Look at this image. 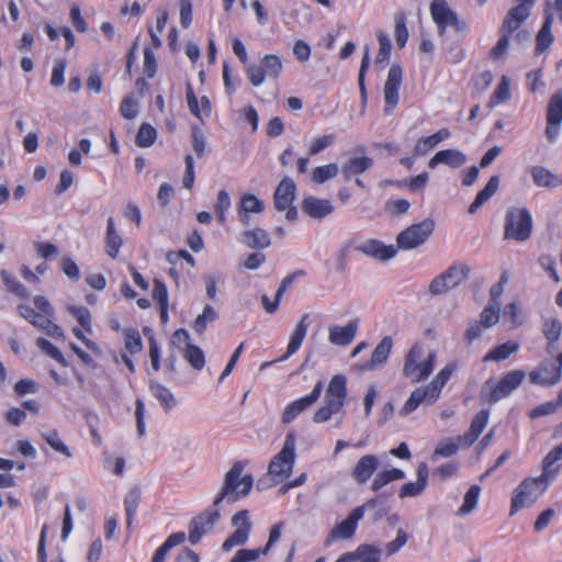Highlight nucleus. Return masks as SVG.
<instances>
[{
    "instance_id": "nucleus-43",
    "label": "nucleus",
    "mask_w": 562,
    "mask_h": 562,
    "mask_svg": "<svg viewBox=\"0 0 562 562\" xmlns=\"http://www.w3.org/2000/svg\"><path fill=\"white\" fill-rule=\"evenodd\" d=\"M183 357L195 370H202L205 364L204 352L195 345L188 344L183 349Z\"/></svg>"
},
{
    "instance_id": "nucleus-32",
    "label": "nucleus",
    "mask_w": 562,
    "mask_h": 562,
    "mask_svg": "<svg viewBox=\"0 0 562 562\" xmlns=\"http://www.w3.org/2000/svg\"><path fill=\"white\" fill-rule=\"evenodd\" d=\"M373 165V159L367 156L352 157L346 161L341 167V172L345 179H350L352 176L363 173Z\"/></svg>"
},
{
    "instance_id": "nucleus-28",
    "label": "nucleus",
    "mask_w": 562,
    "mask_h": 562,
    "mask_svg": "<svg viewBox=\"0 0 562 562\" xmlns=\"http://www.w3.org/2000/svg\"><path fill=\"white\" fill-rule=\"evenodd\" d=\"M436 401L430 400V392L425 387L415 389L411 396L407 398L403 407L400 409V415L406 416L418 408L423 403L434 404Z\"/></svg>"
},
{
    "instance_id": "nucleus-19",
    "label": "nucleus",
    "mask_w": 562,
    "mask_h": 562,
    "mask_svg": "<svg viewBox=\"0 0 562 562\" xmlns=\"http://www.w3.org/2000/svg\"><path fill=\"white\" fill-rule=\"evenodd\" d=\"M296 186L291 178H283L278 184L273 202L278 211H285L292 205L295 198Z\"/></svg>"
},
{
    "instance_id": "nucleus-12",
    "label": "nucleus",
    "mask_w": 562,
    "mask_h": 562,
    "mask_svg": "<svg viewBox=\"0 0 562 562\" xmlns=\"http://www.w3.org/2000/svg\"><path fill=\"white\" fill-rule=\"evenodd\" d=\"M232 524L236 529L223 542L222 549L224 551H231L234 547L246 543L251 529V522L247 510L237 512L232 518Z\"/></svg>"
},
{
    "instance_id": "nucleus-53",
    "label": "nucleus",
    "mask_w": 562,
    "mask_h": 562,
    "mask_svg": "<svg viewBox=\"0 0 562 562\" xmlns=\"http://www.w3.org/2000/svg\"><path fill=\"white\" fill-rule=\"evenodd\" d=\"M36 346L45 352L47 356H49L52 359L60 363L61 366H67L66 360L61 353V351L54 346L49 340L45 338H37Z\"/></svg>"
},
{
    "instance_id": "nucleus-31",
    "label": "nucleus",
    "mask_w": 562,
    "mask_h": 562,
    "mask_svg": "<svg viewBox=\"0 0 562 562\" xmlns=\"http://www.w3.org/2000/svg\"><path fill=\"white\" fill-rule=\"evenodd\" d=\"M499 187V177L493 176L490 178L488 182L475 196L474 201L469 206V213L474 214L477 210L486 203L498 190Z\"/></svg>"
},
{
    "instance_id": "nucleus-58",
    "label": "nucleus",
    "mask_w": 562,
    "mask_h": 562,
    "mask_svg": "<svg viewBox=\"0 0 562 562\" xmlns=\"http://www.w3.org/2000/svg\"><path fill=\"white\" fill-rule=\"evenodd\" d=\"M355 246V239H349L340 246L336 255V270L338 272H344L346 270L347 259L350 254V249Z\"/></svg>"
},
{
    "instance_id": "nucleus-39",
    "label": "nucleus",
    "mask_w": 562,
    "mask_h": 562,
    "mask_svg": "<svg viewBox=\"0 0 562 562\" xmlns=\"http://www.w3.org/2000/svg\"><path fill=\"white\" fill-rule=\"evenodd\" d=\"M562 122V90L553 93L549 100L547 109V123Z\"/></svg>"
},
{
    "instance_id": "nucleus-4",
    "label": "nucleus",
    "mask_w": 562,
    "mask_h": 562,
    "mask_svg": "<svg viewBox=\"0 0 562 562\" xmlns=\"http://www.w3.org/2000/svg\"><path fill=\"white\" fill-rule=\"evenodd\" d=\"M423 353V347L415 344L405 356L403 374L411 380L412 383L427 379L434 370L436 353L430 352L427 358L422 359Z\"/></svg>"
},
{
    "instance_id": "nucleus-1",
    "label": "nucleus",
    "mask_w": 562,
    "mask_h": 562,
    "mask_svg": "<svg viewBox=\"0 0 562 562\" xmlns=\"http://www.w3.org/2000/svg\"><path fill=\"white\" fill-rule=\"evenodd\" d=\"M294 432L286 434L282 449L269 462L268 477L258 480L257 487L259 490L280 484L291 475L296 458Z\"/></svg>"
},
{
    "instance_id": "nucleus-25",
    "label": "nucleus",
    "mask_w": 562,
    "mask_h": 562,
    "mask_svg": "<svg viewBox=\"0 0 562 562\" xmlns=\"http://www.w3.org/2000/svg\"><path fill=\"white\" fill-rule=\"evenodd\" d=\"M308 317H310V315L307 313L301 317L300 322L295 326V329L293 330V333L290 336V341H289L285 353L282 357H280L277 361L286 360L288 358H290L292 355H294L300 349V347L306 336V333H307Z\"/></svg>"
},
{
    "instance_id": "nucleus-20",
    "label": "nucleus",
    "mask_w": 562,
    "mask_h": 562,
    "mask_svg": "<svg viewBox=\"0 0 562 562\" xmlns=\"http://www.w3.org/2000/svg\"><path fill=\"white\" fill-rule=\"evenodd\" d=\"M379 468V458L374 454L361 457L351 471V476L358 484H364Z\"/></svg>"
},
{
    "instance_id": "nucleus-44",
    "label": "nucleus",
    "mask_w": 562,
    "mask_h": 562,
    "mask_svg": "<svg viewBox=\"0 0 562 562\" xmlns=\"http://www.w3.org/2000/svg\"><path fill=\"white\" fill-rule=\"evenodd\" d=\"M552 20H553L552 15L547 14L546 20L537 35V50L538 52H543L553 42V36L551 34Z\"/></svg>"
},
{
    "instance_id": "nucleus-6",
    "label": "nucleus",
    "mask_w": 562,
    "mask_h": 562,
    "mask_svg": "<svg viewBox=\"0 0 562 562\" xmlns=\"http://www.w3.org/2000/svg\"><path fill=\"white\" fill-rule=\"evenodd\" d=\"M525 372L522 370H513L505 374L497 383L488 380L481 390V396L494 404L502 398L507 397L522 382Z\"/></svg>"
},
{
    "instance_id": "nucleus-63",
    "label": "nucleus",
    "mask_w": 562,
    "mask_h": 562,
    "mask_svg": "<svg viewBox=\"0 0 562 562\" xmlns=\"http://www.w3.org/2000/svg\"><path fill=\"white\" fill-rule=\"evenodd\" d=\"M490 412L486 409L480 411L472 419L469 430L476 436H480L487 425Z\"/></svg>"
},
{
    "instance_id": "nucleus-8",
    "label": "nucleus",
    "mask_w": 562,
    "mask_h": 562,
    "mask_svg": "<svg viewBox=\"0 0 562 562\" xmlns=\"http://www.w3.org/2000/svg\"><path fill=\"white\" fill-rule=\"evenodd\" d=\"M470 267L465 263H453L441 274L432 279L429 284V292L432 295H440L464 282L470 274Z\"/></svg>"
},
{
    "instance_id": "nucleus-7",
    "label": "nucleus",
    "mask_w": 562,
    "mask_h": 562,
    "mask_svg": "<svg viewBox=\"0 0 562 562\" xmlns=\"http://www.w3.org/2000/svg\"><path fill=\"white\" fill-rule=\"evenodd\" d=\"M378 498H371L363 505L353 508L348 517L341 522L337 524L328 533L325 544L330 546L336 540H347L353 537L359 520L364 516L367 509L375 507Z\"/></svg>"
},
{
    "instance_id": "nucleus-46",
    "label": "nucleus",
    "mask_w": 562,
    "mask_h": 562,
    "mask_svg": "<svg viewBox=\"0 0 562 562\" xmlns=\"http://www.w3.org/2000/svg\"><path fill=\"white\" fill-rule=\"evenodd\" d=\"M341 406L338 405V403H335L333 401H327L325 400V404L319 407L314 416H313V422L314 423H325V422H328L333 415L337 414L338 412L341 411Z\"/></svg>"
},
{
    "instance_id": "nucleus-62",
    "label": "nucleus",
    "mask_w": 562,
    "mask_h": 562,
    "mask_svg": "<svg viewBox=\"0 0 562 562\" xmlns=\"http://www.w3.org/2000/svg\"><path fill=\"white\" fill-rule=\"evenodd\" d=\"M357 553L363 559L362 562H379L381 550L372 544H361L358 547Z\"/></svg>"
},
{
    "instance_id": "nucleus-40",
    "label": "nucleus",
    "mask_w": 562,
    "mask_h": 562,
    "mask_svg": "<svg viewBox=\"0 0 562 562\" xmlns=\"http://www.w3.org/2000/svg\"><path fill=\"white\" fill-rule=\"evenodd\" d=\"M140 501V491L137 487L132 488L125 496L124 508L126 514L127 527H131L136 515Z\"/></svg>"
},
{
    "instance_id": "nucleus-45",
    "label": "nucleus",
    "mask_w": 562,
    "mask_h": 562,
    "mask_svg": "<svg viewBox=\"0 0 562 562\" xmlns=\"http://www.w3.org/2000/svg\"><path fill=\"white\" fill-rule=\"evenodd\" d=\"M339 172V167L337 164H328L325 166L316 167L312 171L311 179L313 182L322 184L329 179L335 178Z\"/></svg>"
},
{
    "instance_id": "nucleus-16",
    "label": "nucleus",
    "mask_w": 562,
    "mask_h": 562,
    "mask_svg": "<svg viewBox=\"0 0 562 562\" xmlns=\"http://www.w3.org/2000/svg\"><path fill=\"white\" fill-rule=\"evenodd\" d=\"M518 4L510 9L503 21L502 31L514 33L519 29L521 23L530 15V7L536 0H517Z\"/></svg>"
},
{
    "instance_id": "nucleus-54",
    "label": "nucleus",
    "mask_w": 562,
    "mask_h": 562,
    "mask_svg": "<svg viewBox=\"0 0 562 562\" xmlns=\"http://www.w3.org/2000/svg\"><path fill=\"white\" fill-rule=\"evenodd\" d=\"M125 349L134 355L143 349V342L139 333L136 329H126L124 333Z\"/></svg>"
},
{
    "instance_id": "nucleus-34",
    "label": "nucleus",
    "mask_w": 562,
    "mask_h": 562,
    "mask_svg": "<svg viewBox=\"0 0 562 562\" xmlns=\"http://www.w3.org/2000/svg\"><path fill=\"white\" fill-rule=\"evenodd\" d=\"M149 389L166 412L171 411L176 406L177 401L168 387L159 382H150Z\"/></svg>"
},
{
    "instance_id": "nucleus-35",
    "label": "nucleus",
    "mask_w": 562,
    "mask_h": 562,
    "mask_svg": "<svg viewBox=\"0 0 562 562\" xmlns=\"http://www.w3.org/2000/svg\"><path fill=\"white\" fill-rule=\"evenodd\" d=\"M519 344L513 340L506 341L491 349L483 358L484 361H503L517 352Z\"/></svg>"
},
{
    "instance_id": "nucleus-64",
    "label": "nucleus",
    "mask_w": 562,
    "mask_h": 562,
    "mask_svg": "<svg viewBox=\"0 0 562 562\" xmlns=\"http://www.w3.org/2000/svg\"><path fill=\"white\" fill-rule=\"evenodd\" d=\"M260 554H262V550L260 549H240L235 553L231 562H252L256 561Z\"/></svg>"
},
{
    "instance_id": "nucleus-51",
    "label": "nucleus",
    "mask_w": 562,
    "mask_h": 562,
    "mask_svg": "<svg viewBox=\"0 0 562 562\" xmlns=\"http://www.w3.org/2000/svg\"><path fill=\"white\" fill-rule=\"evenodd\" d=\"M510 98L509 80L506 76H503L501 82L496 87L495 91L490 98L488 106L493 108L496 104L504 102Z\"/></svg>"
},
{
    "instance_id": "nucleus-5",
    "label": "nucleus",
    "mask_w": 562,
    "mask_h": 562,
    "mask_svg": "<svg viewBox=\"0 0 562 562\" xmlns=\"http://www.w3.org/2000/svg\"><path fill=\"white\" fill-rule=\"evenodd\" d=\"M532 233V217L526 207L512 206L506 211L504 238L526 241Z\"/></svg>"
},
{
    "instance_id": "nucleus-61",
    "label": "nucleus",
    "mask_w": 562,
    "mask_h": 562,
    "mask_svg": "<svg viewBox=\"0 0 562 562\" xmlns=\"http://www.w3.org/2000/svg\"><path fill=\"white\" fill-rule=\"evenodd\" d=\"M120 112L123 117L127 120H133L137 116L138 113L137 101L131 95L125 97L121 102Z\"/></svg>"
},
{
    "instance_id": "nucleus-3",
    "label": "nucleus",
    "mask_w": 562,
    "mask_h": 562,
    "mask_svg": "<svg viewBox=\"0 0 562 562\" xmlns=\"http://www.w3.org/2000/svg\"><path fill=\"white\" fill-rule=\"evenodd\" d=\"M244 464L235 462L229 471L225 474L224 485L214 499V506H218L225 498L229 503H235L239 497L248 495L250 492L254 479L247 474L241 477Z\"/></svg>"
},
{
    "instance_id": "nucleus-57",
    "label": "nucleus",
    "mask_w": 562,
    "mask_h": 562,
    "mask_svg": "<svg viewBox=\"0 0 562 562\" xmlns=\"http://www.w3.org/2000/svg\"><path fill=\"white\" fill-rule=\"evenodd\" d=\"M69 313L76 317L77 322L86 331H91V314L85 306H70L68 307Z\"/></svg>"
},
{
    "instance_id": "nucleus-27",
    "label": "nucleus",
    "mask_w": 562,
    "mask_h": 562,
    "mask_svg": "<svg viewBox=\"0 0 562 562\" xmlns=\"http://www.w3.org/2000/svg\"><path fill=\"white\" fill-rule=\"evenodd\" d=\"M239 240L247 247L252 249H263L270 246L271 240L267 231L256 227L254 229L245 231Z\"/></svg>"
},
{
    "instance_id": "nucleus-48",
    "label": "nucleus",
    "mask_w": 562,
    "mask_h": 562,
    "mask_svg": "<svg viewBox=\"0 0 562 562\" xmlns=\"http://www.w3.org/2000/svg\"><path fill=\"white\" fill-rule=\"evenodd\" d=\"M0 276L7 289L11 293L23 299H26L29 296V292L25 289V286L22 283H20L10 272H8L7 270H2Z\"/></svg>"
},
{
    "instance_id": "nucleus-55",
    "label": "nucleus",
    "mask_w": 562,
    "mask_h": 562,
    "mask_svg": "<svg viewBox=\"0 0 562 562\" xmlns=\"http://www.w3.org/2000/svg\"><path fill=\"white\" fill-rule=\"evenodd\" d=\"M559 429L557 430V435H559ZM562 435V432H561ZM558 461H562V442L550 450L547 456L542 460V465L546 468V471H555V474L559 471V467H554Z\"/></svg>"
},
{
    "instance_id": "nucleus-50",
    "label": "nucleus",
    "mask_w": 562,
    "mask_h": 562,
    "mask_svg": "<svg viewBox=\"0 0 562 562\" xmlns=\"http://www.w3.org/2000/svg\"><path fill=\"white\" fill-rule=\"evenodd\" d=\"M499 319V303L488 304L480 314V323L484 328H490L497 324Z\"/></svg>"
},
{
    "instance_id": "nucleus-60",
    "label": "nucleus",
    "mask_w": 562,
    "mask_h": 562,
    "mask_svg": "<svg viewBox=\"0 0 562 562\" xmlns=\"http://www.w3.org/2000/svg\"><path fill=\"white\" fill-rule=\"evenodd\" d=\"M335 140V135H323L319 137H316L312 140L310 148H308V155L314 156L329 147Z\"/></svg>"
},
{
    "instance_id": "nucleus-59",
    "label": "nucleus",
    "mask_w": 562,
    "mask_h": 562,
    "mask_svg": "<svg viewBox=\"0 0 562 562\" xmlns=\"http://www.w3.org/2000/svg\"><path fill=\"white\" fill-rule=\"evenodd\" d=\"M378 41H379V53L376 55V63H385L389 60L391 55V41L386 34L383 32H378Z\"/></svg>"
},
{
    "instance_id": "nucleus-49",
    "label": "nucleus",
    "mask_w": 562,
    "mask_h": 562,
    "mask_svg": "<svg viewBox=\"0 0 562 562\" xmlns=\"http://www.w3.org/2000/svg\"><path fill=\"white\" fill-rule=\"evenodd\" d=\"M239 210L247 213H261L265 210V204L256 195L251 193H245L240 198Z\"/></svg>"
},
{
    "instance_id": "nucleus-23",
    "label": "nucleus",
    "mask_w": 562,
    "mask_h": 562,
    "mask_svg": "<svg viewBox=\"0 0 562 562\" xmlns=\"http://www.w3.org/2000/svg\"><path fill=\"white\" fill-rule=\"evenodd\" d=\"M393 340L390 336H385L374 348L371 359L362 364V369L372 371L382 368L391 353Z\"/></svg>"
},
{
    "instance_id": "nucleus-38",
    "label": "nucleus",
    "mask_w": 562,
    "mask_h": 562,
    "mask_svg": "<svg viewBox=\"0 0 562 562\" xmlns=\"http://www.w3.org/2000/svg\"><path fill=\"white\" fill-rule=\"evenodd\" d=\"M41 435L42 438L46 441V443L56 452L65 456L66 458L72 457L70 449L65 445V442L59 436V432L56 429L43 431Z\"/></svg>"
},
{
    "instance_id": "nucleus-29",
    "label": "nucleus",
    "mask_w": 562,
    "mask_h": 562,
    "mask_svg": "<svg viewBox=\"0 0 562 562\" xmlns=\"http://www.w3.org/2000/svg\"><path fill=\"white\" fill-rule=\"evenodd\" d=\"M542 331L548 340L547 351L548 353L553 355L558 349L557 342L561 337L562 323L557 318L546 319Z\"/></svg>"
},
{
    "instance_id": "nucleus-36",
    "label": "nucleus",
    "mask_w": 562,
    "mask_h": 562,
    "mask_svg": "<svg viewBox=\"0 0 562 562\" xmlns=\"http://www.w3.org/2000/svg\"><path fill=\"white\" fill-rule=\"evenodd\" d=\"M531 176L533 179V182L538 187H548V188H555L560 184H562V179L553 175L551 171L546 169L544 167H533L531 170Z\"/></svg>"
},
{
    "instance_id": "nucleus-18",
    "label": "nucleus",
    "mask_w": 562,
    "mask_h": 562,
    "mask_svg": "<svg viewBox=\"0 0 562 562\" xmlns=\"http://www.w3.org/2000/svg\"><path fill=\"white\" fill-rule=\"evenodd\" d=\"M359 328L358 319H350L345 326H330L328 340L330 344L336 346H348L350 345Z\"/></svg>"
},
{
    "instance_id": "nucleus-52",
    "label": "nucleus",
    "mask_w": 562,
    "mask_h": 562,
    "mask_svg": "<svg viewBox=\"0 0 562 562\" xmlns=\"http://www.w3.org/2000/svg\"><path fill=\"white\" fill-rule=\"evenodd\" d=\"M261 65L267 77L272 79H277L282 70V61L277 55H266L261 60Z\"/></svg>"
},
{
    "instance_id": "nucleus-42",
    "label": "nucleus",
    "mask_w": 562,
    "mask_h": 562,
    "mask_svg": "<svg viewBox=\"0 0 562 562\" xmlns=\"http://www.w3.org/2000/svg\"><path fill=\"white\" fill-rule=\"evenodd\" d=\"M217 318L218 313L215 311V308L210 304H206L203 308V312L195 318L193 323V329L198 334H202L206 329L207 325L215 322Z\"/></svg>"
},
{
    "instance_id": "nucleus-41",
    "label": "nucleus",
    "mask_w": 562,
    "mask_h": 562,
    "mask_svg": "<svg viewBox=\"0 0 562 562\" xmlns=\"http://www.w3.org/2000/svg\"><path fill=\"white\" fill-rule=\"evenodd\" d=\"M481 488L479 485H472L464 495L463 504L459 507L457 515L465 516L472 513L480 497Z\"/></svg>"
},
{
    "instance_id": "nucleus-30",
    "label": "nucleus",
    "mask_w": 562,
    "mask_h": 562,
    "mask_svg": "<svg viewBox=\"0 0 562 562\" xmlns=\"http://www.w3.org/2000/svg\"><path fill=\"white\" fill-rule=\"evenodd\" d=\"M123 245V239L117 233L113 217H109L106 221V234H105V252L111 258L115 259L119 255L120 248Z\"/></svg>"
},
{
    "instance_id": "nucleus-11",
    "label": "nucleus",
    "mask_w": 562,
    "mask_h": 562,
    "mask_svg": "<svg viewBox=\"0 0 562 562\" xmlns=\"http://www.w3.org/2000/svg\"><path fill=\"white\" fill-rule=\"evenodd\" d=\"M562 375V352L557 355L554 361H543L536 370L530 372V381L535 384L550 386L557 384Z\"/></svg>"
},
{
    "instance_id": "nucleus-26",
    "label": "nucleus",
    "mask_w": 562,
    "mask_h": 562,
    "mask_svg": "<svg viewBox=\"0 0 562 562\" xmlns=\"http://www.w3.org/2000/svg\"><path fill=\"white\" fill-rule=\"evenodd\" d=\"M347 397V379L342 374H336L331 378L326 390L325 400L338 403L344 407Z\"/></svg>"
},
{
    "instance_id": "nucleus-17",
    "label": "nucleus",
    "mask_w": 562,
    "mask_h": 562,
    "mask_svg": "<svg viewBox=\"0 0 562 562\" xmlns=\"http://www.w3.org/2000/svg\"><path fill=\"white\" fill-rule=\"evenodd\" d=\"M356 250L362 252L368 257L375 258L378 260H389L395 257L397 250L393 245L386 246L382 241L376 239H369L355 246Z\"/></svg>"
},
{
    "instance_id": "nucleus-13",
    "label": "nucleus",
    "mask_w": 562,
    "mask_h": 562,
    "mask_svg": "<svg viewBox=\"0 0 562 562\" xmlns=\"http://www.w3.org/2000/svg\"><path fill=\"white\" fill-rule=\"evenodd\" d=\"M402 68L398 65H392L389 69L384 85L385 114H391L398 103V89L402 83Z\"/></svg>"
},
{
    "instance_id": "nucleus-9",
    "label": "nucleus",
    "mask_w": 562,
    "mask_h": 562,
    "mask_svg": "<svg viewBox=\"0 0 562 562\" xmlns=\"http://www.w3.org/2000/svg\"><path fill=\"white\" fill-rule=\"evenodd\" d=\"M435 222L431 218L413 224L397 235V247L403 250H411L423 245L432 234Z\"/></svg>"
},
{
    "instance_id": "nucleus-22",
    "label": "nucleus",
    "mask_w": 562,
    "mask_h": 562,
    "mask_svg": "<svg viewBox=\"0 0 562 562\" xmlns=\"http://www.w3.org/2000/svg\"><path fill=\"white\" fill-rule=\"evenodd\" d=\"M428 467L425 462L419 463L417 468V480L402 485L398 496L400 498L416 497L420 495L427 486Z\"/></svg>"
},
{
    "instance_id": "nucleus-15",
    "label": "nucleus",
    "mask_w": 562,
    "mask_h": 562,
    "mask_svg": "<svg viewBox=\"0 0 562 562\" xmlns=\"http://www.w3.org/2000/svg\"><path fill=\"white\" fill-rule=\"evenodd\" d=\"M323 391V382L318 381L313 391L299 400L293 401L290 403L282 414V423L290 424L293 422L302 412L307 409L310 406H312L321 396V393Z\"/></svg>"
},
{
    "instance_id": "nucleus-37",
    "label": "nucleus",
    "mask_w": 562,
    "mask_h": 562,
    "mask_svg": "<svg viewBox=\"0 0 562 562\" xmlns=\"http://www.w3.org/2000/svg\"><path fill=\"white\" fill-rule=\"evenodd\" d=\"M405 477V472L401 469H391V470H383L376 473L374 476L371 490L374 492L380 491L382 487L387 485L389 483L397 480H403Z\"/></svg>"
},
{
    "instance_id": "nucleus-21",
    "label": "nucleus",
    "mask_w": 562,
    "mask_h": 562,
    "mask_svg": "<svg viewBox=\"0 0 562 562\" xmlns=\"http://www.w3.org/2000/svg\"><path fill=\"white\" fill-rule=\"evenodd\" d=\"M302 211L310 217L322 220L334 212V206L329 200L307 196L302 201Z\"/></svg>"
},
{
    "instance_id": "nucleus-47",
    "label": "nucleus",
    "mask_w": 562,
    "mask_h": 562,
    "mask_svg": "<svg viewBox=\"0 0 562 562\" xmlns=\"http://www.w3.org/2000/svg\"><path fill=\"white\" fill-rule=\"evenodd\" d=\"M157 137L156 130L148 123H143L136 135V145L139 147H149L154 144Z\"/></svg>"
},
{
    "instance_id": "nucleus-10",
    "label": "nucleus",
    "mask_w": 562,
    "mask_h": 562,
    "mask_svg": "<svg viewBox=\"0 0 562 562\" xmlns=\"http://www.w3.org/2000/svg\"><path fill=\"white\" fill-rule=\"evenodd\" d=\"M430 14L438 26L440 36L445 34L448 26L453 27L457 32L467 30V23L459 19L458 14L452 11L445 0H435L430 4Z\"/></svg>"
},
{
    "instance_id": "nucleus-56",
    "label": "nucleus",
    "mask_w": 562,
    "mask_h": 562,
    "mask_svg": "<svg viewBox=\"0 0 562 562\" xmlns=\"http://www.w3.org/2000/svg\"><path fill=\"white\" fill-rule=\"evenodd\" d=\"M231 205L232 202L229 194L225 190H221L217 194V200L215 203V213L221 224L225 222L226 212L229 210Z\"/></svg>"
},
{
    "instance_id": "nucleus-14",
    "label": "nucleus",
    "mask_w": 562,
    "mask_h": 562,
    "mask_svg": "<svg viewBox=\"0 0 562 562\" xmlns=\"http://www.w3.org/2000/svg\"><path fill=\"white\" fill-rule=\"evenodd\" d=\"M220 518L217 509H209L201 515L193 518L189 525V541L191 544H196L203 535L212 529L214 524Z\"/></svg>"
},
{
    "instance_id": "nucleus-2",
    "label": "nucleus",
    "mask_w": 562,
    "mask_h": 562,
    "mask_svg": "<svg viewBox=\"0 0 562 562\" xmlns=\"http://www.w3.org/2000/svg\"><path fill=\"white\" fill-rule=\"evenodd\" d=\"M555 476V471H546L542 467V473L538 477H527L514 490L510 514L531 506L548 488L549 483Z\"/></svg>"
},
{
    "instance_id": "nucleus-24",
    "label": "nucleus",
    "mask_w": 562,
    "mask_h": 562,
    "mask_svg": "<svg viewBox=\"0 0 562 562\" xmlns=\"http://www.w3.org/2000/svg\"><path fill=\"white\" fill-rule=\"evenodd\" d=\"M468 161L467 156L459 149L439 150L429 161L428 167L434 169L439 164L447 165L451 168H459Z\"/></svg>"
},
{
    "instance_id": "nucleus-33",
    "label": "nucleus",
    "mask_w": 562,
    "mask_h": 562,
    "mask_svg": "<svg viewBox=\"0 0 562 562\" xmlns=\"http://www.w3.org/2000/svg\"><path fill=\"white\" fill-rule=\"evenodd\" d=\"M456 370V366L452 363L443 367L438 374L432 379V381L426 386L428 392H430V400L437 401L441 393L442 387L449 381L452 372Z\"/></svg>"
}]
</instances>
